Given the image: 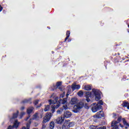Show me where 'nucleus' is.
Here are the masks:
<instances>
[{
	"instance_id": "1",
	"label": "nucleus",
	"mask_w": 129,
	"mask_h": 129,
	"mask_svg": "<svg viewBox=\"0 0 129 129\" xmlns=\"http://www.w3.org/2000/svg\"><path fill=\"white\" fill-rule=\"evenodd\" d=\"M101 95V92L100 91L96 89H93L92 93L91 92H87L86 93V101L87 102H90V98L91 97L92 98H93L95 96V100L98 101L101 98V97L100 96ZM89 97L90 98H89Z\"/></svg>"
},
{
	"instance_id": "2",
	"label": "nucleus",
	"mask_w": 129,
	"mask_h": 129,
	"mask_svg": "<svg viewBox=\"0 0 129 129\" xmlns=\"http://www.w3.org/2000/svg\"><path fill=\"white\" fill-rule=\"evenodd\" d=\"M48 102L51 105V111L53 113L55 111V108H58L61 104V100L58 101V97H55L54 100H49Z\"/></svg>"
},
{
	"instance_id": "3",
	"label": "nucleus",
	"mask_w": 129,
	"mask_h": 129,
	"mask_svg": "<svg viewBox=\"0 0 129 129\" xmlns=\"http://www.w3.org/2000/svg\"><path fill=\"white\" fill-rule=\"evenodd\" d=\"M120 120H121V116H119L117 118V121H113L111 122V126L112 127V129H118L119 125L121 127H123V125H121V124L119 123L120 122Z\"/></svg>"
},
{
	"instance_id": "4",
	"label": "nucleus",
	"mask_w": 129,
	"mask_h": 129,
	"mask_svg": "<svg viewBox=\"0 0 129 129\" xmlns=\"http://www.w3.org/2000/svg\"><path fill=\"white\" fill-rule=\"evenodd\" d=\"M84 106V103L83 102L81 101L78 103L77 105H75L74 106V112H78Z\"/></svg>"
},
{
	"instance_id": "5",
	"label": "nucleus",
	"mask_w": 129,
	"mask_h": 129,
	"mask_svg": "<svg viewBox=\"0 0 129 129\" xmlns=\"http://www.w3.org/2000/svg\"><path fill=\"white\" fill-rule=\"evenodd\" d=\"M92 106V111L93 112H96V111H98L100 109H101L102 106L100 105L97 104L96 103H94L91 105Z\"/></svg>"
},
{
	"instance_id": "6",
	"label": "nucleus",
	"mask_w": 129,
	"mask_h": 129,
	"mask_svg": "<svg viewBox=\"0 0 129 129\" xmlns=\"http://www.w3.org/2000/svg\"><path fill=\"white\" fill-rule=\"evenodd\" d=\"M94 117L96 118H99L100 117H104V113H103V111H100L98 112L94 116Z\"/></svg>"
},
{
	"instance_id": "7",
	"label": "nucleus",
	"mask_w": 129,
	"mask_h": 129,
	"mask_svg": "<svg viewBox=\"0 0 129 129\" xmlns=\"http://www.w3.org/2000/svg\"><path fill=\"white\" fill-rule=\"evenodd\" d=\"M68 120H66L63 123L62 128V129H67L70 128L69 124L68 123Z\"/></svg>"
},
{
	"instance_id": "8",
	"label": "nucleus",
	"mask_w": 129,
	"mask_h": 129,
	"mask_svg": "<svg viewBox=\"0 0 129 129\" xmlns=\"http://www.w3.org/2000/svg\"><path fill=\"white\" fill-rule=\"evenodd\" d=\"M80 89V85H77L76 83H74L72 85V89L73 90H76Z\"/></svg>"
},
{
	"instance_id": "9",
	"label": "nucleus",
	"mask_w": 129,
	"mask_h": 129,
	"mask_svg": "<svg viewBox=\"0 0 129 129\" xmlns=\"http://www.w3.org/2000/svg\"><path fill=\"white\" fill-rule=\"evenodd\" d=\"M56 89H59L60 91H63V88L62 87V83L61 82H58L56 84Z\"/></svg>"
},
{
	"instance_id": "10",
	"label": "nucleus",
	"mask_w": 129,
	"mask_h": 129,
	"mask_svg": "<svg viewBox=\"0 0 129 129\" xmlns=\"http://www.w3.org/2000/svg\"><path fill=\"white\" fill-rule=\"evenodd\" d=\"M56 121L57 123H58L59 124H60L62 123L63 121H64V117H59L56 119Z\"/></svg>"
},
{
	"instance_id": "11",
	"label": "nucleus",
	"mask_w": 129,
	"mask_h": 129,
	"mask_svg": "<svg viewBox=\"0 0 129 129\" xmlns=\"http://www.w3.org/2000/svg\"><path fill=\"white\" fill-rule=\"evenodd\" d=\"M31 120H32V119H30V120L26 124V127L23 126L21 129H30V126L31 125V123H32Z\"/></svg>"
},
{
	"instance_id": "12",
	"label": "nucleus",
	"mask_w": 129,
	"mask_h": 129,
	"mask_svg": "<svg viewBox=\"0 0 129 129\" xmlns=\"http://www.w3.org/2000/svg\"><path fill=\"white\" fill-rule=\"evenodd\" d=\"M71 115H72V114H71V112H70L69 111L64 112V114H63L64 117H66V118H68L70 117V116H71Z\"/></svg>"
},
{
	"instance_id": "13",
	"label": "nucleus",
	"mask_w": 129,
	"mask_h": 129,
	"mask_svg": "<svg viewBox=\"0 0 129 129\" xmlns=\"http://www.w3.org/2000/svg\"><path fill=\"white\" fill-rule=\"evenodd\" d=\"M18 115H19V111H17V113H15L13 114V117L10 119V121H13V119H15V118H17L18 117Z\"/></svg>"
},
{
	"instance_id": "14",
	"label": "nucleus",
	"mask_w": 129,
	"mask_h": 129,
	"mask_svg": "<svg viewBox=\"0 0 129 129\" xmlns=\"http://www.w3.org/2000/svg\"><path fill=\"white\" fill-rule=\"evenodd\" d=\"M19 124L20 123L18 122V120H16L14 122V125H13V127H15V128H18V127H19Z\"/></svg>"
},
{
	"instance_id": "15",
	"label": "nucleus",
	"mask_w": 129,
	"mask_h": 129,
	"mask_svg": "<svg viewBox=\"0 0 129 129\" xmlns=\"http://www.w3.org/2000/svg\"><path fill=\"white\" fill-rule=\"evenodd\" d=\"M55 127V123L54 121H51L49 123V129H54Z\"/></svg>"
},
{
	"instance_id": "16",
	"label": "nucleus",
	"mask_w": 129,
	"mask_h": 129,
	"mask_svg": "<svg viewBox=\"0 0 129 129\" xmlns=\"http://www.w3.org/2000/svg\"><path fill=\"white\" fill-rule=\"evenodd\" d=\"M71 104H76V103H77V98H72L71 101Z\"/></svg>"
},
{
	"instance_id": "17",
	"label": "nucleus",
	"mask_w": 129,
	"mask_h": 129,
	"mask_svg": "<svg viewBox=\"0 0 129 129\" xmlns=\"http://www.w3.org/2000/svg\"><path fill=\"white\" fill-rule=\"evenodd\" d=\"M122 105V106H124V107H127V109H129V103L128 102H127L126 101H124Z\"/></svg>"
},
{
	"instance_id": "18",
	"label": "nucleus",
	"mask_w": 129,
	"mask_h": 129,
	"mask_svg": "<svg viewBox=\"0 0 129 129\" xmlns=\"http://www.w3.org/2000/svg\"><path fill=\"white\" fill-rule=\"evenodd\" d=\"M33 110H34V108H33L32 107L28 108L27 110V113H28V114H30V113H32V112H33Z\"/></svg>"
},
{
	"instance_id": "19",
	"label": "nucleus",
	"mask_w": 129,
	"mask_h": 129,
	"mask_svg": "<svg viewBox=\"0 0 129 129\" xmlns=\"http://www.w3.org/2000/svg\"><path fill=\"white\" fill-rule=\"evenodd\" d=\"M67 37L64 39V42H66L67 40H68V38L70 36V31H67V33H66Z\"/></svg>"
},
{
	"instance_id": "20",
	"label": "nucleus",
	"mask_w": 129,
	"mask_h": 129,
	"mask_svg": "<svg viewBox=\"0 0 129 129\" xmlns=\"http://www.w3.org/2000/svg\"><path fill=\"white\" fill-rule=\"evenodd\" d=\"M94 129H106V127L105 126H103V127H100L99 125L94 126Z\"/></svg>"
},
{
	"instance_id": "21",
	"label": "nucleus",
	"mask_w": 129,
	"mask_h": 129,
	"mask_svg": "<svg viewBox=\"0 0 129 129\" xmlns=\"http://www.w3.org/2000/svg\"><path fill=\"white\" fill-rule=\"evenodd\" d=\"M33 120H38L39 119V117L38 116V113H35L33 115V117L32 118Z\"/></svg>"
},
{
	"instance_id": "22",
	"label": "nucleus",
	"mask_w": 129,
	"mask_h": 129,
	"mask_svg": "<svg viewBox=\"0 0 129 129\" xmlns=\"http://www.w3.org/2000/svg\"><path fill=\"white\" fill-rule=\"evenodd\" d=\"M69 126L70 127H72L74 126L75 123L74 122H70V120L68 119Z\"/></svg>"
},
{
	"instance_id": "23",
	"label": "nucleus",
	"mask_w": 129,
	"mask_h": 129,
	"mask_svg": "<svg viewBox=\"0 0 129 129\" xmlns=\"http://www.w3.org/2000/svg\"><path fill=\"white\" fill-rule=\"evenodd\" d=\"M51 116H52V114H51V113H46L45 117L48 118L50 120V119H51Z\"/></svg>"
},
{
	"instance_id": "24",
	"label": "nucleus",
	"mask_w": 129,
	"mask_h": 129,
	"mask_svg": "<svg viewBox=\"0 0 129 129\" xmlns=\"http://www.w3.org/2000/svg\"><path fill=\"white\" fill-rule=\"evenodd\" d=\"M84 89L88 91L91 89V86L89 85L85 86V87H84Z\"/></svg>"
},
{
	"instance_id": "25",
	"label": "nucleus",
	"mask_w": 129,
	"mask_h": 129,
	"mask_svg": "<svg viewBox=\"0 0 129 129\" xmlns=\"http://www.w3.org/2000/svg\"><path fill=\"white\" fill-rule=\"evenodd\" d=\"M122 121H123V123L124 125H125V126H129V124L128 123H127V122H126V120H125V119L123 118Z\"/></svg>"
},
{
	"instance_id": "26",
	"label": "nucleus",
	"mask_w": 129,
	"mask_h": 129,
	"mask_svg": "<svg viewBox=\"0 0 129 129\" xmlns=\"http://www.w3.org/2000/svg\"><path fill=\"white\" fill-rule=\"evenodd\" d=\"M50 120L48 118H46V117H44L43 118V120L42 121V123H46V122H48Z\"/></svg>"
},
{
	"instance_id": "27",
	"label": "nucleus",
	"mask_w": 129,
	"mask_h": 129,
	"mask_svg": "<svg viewBox=\"0 0 129 129\" xmlns=\"http://www.w3.org/2000/svg\"><path fill=\"white\" fill-rule=\"evenodd\" d=\"M83 94L84 93L82 91H80L79 92H78V95L80 97H82V96H83Z\"/></svg>"
},
{
	"instance_id": "28",
	"label": "nucleus",
	"mask_w": 129,
	"mask_h": 129,
	"mask_svg": "<svg viewBox=\"0 0 129 129\" xmlns=\"http://www.w3.org/2000/svg\"><path fill=\"white\" fill-rule=\"evenodd\" d=\"M50 109V105H45L44 111H48Z\"/></svg>"
},
{
	"instance_id": "29",
	"label": "nucleus",
	"mask_w": 129,
	"mask_h": 129,
	"mask_svg": "<svg viewBox=\"0 0 129 129\" xmlns=\"http://www.w3.org/2000/svg\"><path fill=\"white\" fill-rule=\"evenodd\" d=\"M62 104H66L67 103V98H63L61 101Z\"/></svg>"
},
{
	"instance_id": "30",
	"label": "nucleus",
	"mask_w": 129,
	"mask_h": 129,
	"mask_svg": "<svg viewBox=\"0 0 129 129\" xmlns=\"http://www.w3.org/2000/svg\"><path fill=\"white\" fill-rule=\"evenodd\" d=\"M97 104H98V105H102V104H103V102L102 101V100H100L98 101V103Z\"/></svg>"
},
{
	"instance_id": "31",
	"label": "nucleus",
	"mask_w": 129,
	"mask_h": 129,
	"mask_svg": "<svg viewBox=\"0 0 129 129\" xmlns=\"http://www.w3.org/2000/svg\"><path fill=\"white\" fill-rule=\"evenodd\" d=\"M29 100H28V99H25L22 102L23 103H29Z\"/></svg>"
},
{
	"instance_id": "32",
	"label": "nucleus",
	"mask_w": 129,
	"mask_h": 129,
	"mask_svg": "<svg viewBox=\"0 0 129 129\" xmlns=\"http://www.w3.org/2000/svg\"><path fill=\"white\" fill-rule=\"evenodd\" d=\"M46 125L45 124V123H42L41 129H46Z\"/></svg>"
},
{
	"instance_id": "33",
	"label": "nucleus",
	"mask_w": 129,
	"mask_h": 129,
	"mask_svg": "<svg viewBox=\"0 0 129 129\" xmlns=\"http://www.w3.org/2000/svg\"><path fill=\"white\" fill-rule=\"evenodd\" d=\"M25 114V112H22L20 114V118H22L23 117V116Z\"/></svg>"
},
{
	"instance_id": "34",
	"label": "nucleus",
	"mask_w": 129,
	"mask_h": 129,
	"mask_svg": "<svg viewBox=\"0 0 129 129\" xmlns=\"http://www.w3.org/2000/svg\"><path fill=\"white\" fill-rule=\"evenodd\" d=\"M65 96V92H63V93L60 95V97H61L62 98H63V97H64V96Z\"/></svg>"
},
{
	"instance_id": "35",
	"label": "nucleus",
	"mask_w": 129,
	"mask_h": 129,
	"mask_svg": "<svg viewBox=\"0 0 129 129\" xmlns=\"http://www.w3.org/2000/svg\"><path fill=\"white\" fill-rule=\"evenodd\" d=\"M7 129H14V126L12 125H9Z\"/></svg>"
},
{
	"instance_id": "36",
	"label": "nucleus",
	"mask_w": 129,
	"mask_h": 129,
	"mask_svg": "<svg viewBox=\"0 0 129 129\" xmlns=\"http://www.w3.org/2000/svg\"><path fill=\"white\" fill-rule=\"evenodd\" d=\"M38 103H39V100H35L34 102L35 105H37Z\"/></svg>"
},
{
	"instance_id": "37",
	"label": "nucleus",
	"mask_w": 129,
	"mask_h": 129,
	"mask_svg": "<svg viewBox=\"0 0 129 129\" xmlns=\"http://www.w3.org/2000/svg\"><path fill=\"white\" fill-rule=\"evenodd\" d=\"M63 109H67L68 108V107L67 105H63Z\"/></svg>"
},
{
	"instance_id": "38",
	"label": "nucleus",
	"mask_w": 129,
	"mask_h": 129,
	"mask_svg": "<svg viewBox=\"0 0 129 129\" xmlns=\"http://www.w3.org/2000/svg\"><path fill=\"white\" fill-rule=\"evenodd\" d=\"M57 113H60L61 112H62V110H57Z\"/></svg>"
},
{
	"instance_id": "39",
	"label": "nucleus",
	"mask_w": 129,
	"mask_h": 129,
	"mask_svg": "<svg viewBox=\"0 0 129 129\" xmlns=\"http://www.w3.org/2000/svg\"><path fill=\"white\" fill-rule=\"evenodd\" d=\"M3 11V7L0 5V12H2Z\"/></svg>"
},
{
	"instance_id": "40",
	"label": "nucleus",
	"mask_w": 129,
	"mask_h": 129,
	"mask_svg": "<svg viewBox=\"0 0 129 129\" xmlns=\"http://www.w3.org/2000/svg\"><path fill=\"white\" fill-rule=\"evenodd\" d=\"M34 125L35 126H38V125H39V124H38V123H35Z\"/></svg>"
},
{
	"instance_id": "41",
	"label": "nucleus",
	"mask_w": 129,
	"mask_h": 129,
	"mask_svg": "<svg viewBox=\"0 0 129 129\" xmlns=\"http://www.w3.org/2000/svg\"><path fill=\"white\" fill-rule=\"evenodd\" d=\"M24 109H25V107H22L21 110H24Z\"/></svg>"
},
{
	"instance_id": "42",
	"label": "nucleus",
	"mask_w": 129,
	"mask_h": 129,
	"mask_svg": "<svg viewBox=\"0 0 129 129\" xmlns=\"http://www.w3.org/2000/svg\"><path fill=\"white\" fill-rule=\"evenodd\" d=\"M30 118V116H29L25 120H28Z\"/></svg>"
},
{
	"instance_id": "43",
	"label": "nucleus",
	"mask_w": 129,
	"mask_h": 129,
	"mask_svg": "<svg viewBox=\"0 0 129 129\" xmlns=\"http://www.w3.org/2000/svg\"><path fill=\"white\" fill-rule=\"evenodd\" d=\"M69 95V93H67L66 95V97H68Z\"/></svg>"
},
{
	"instance_id": "44",
	"label": "nucleus",
	"mask_w": 129,
	"mask_h": 129,
	"mask_svg": "<svg viewBox=\"0 0 129 129\" xmlns=\"http://www.w3.org/2000/svg\"><path fill=\"white\" fill-rule=\"evenodd\" d=\"M113 116H116V114L115 113H113Z\"/></svg>"
},
{
	"instance_id": "45",
	"label": "nucleus",
	"mask_w": 129,
	"mask_h": 129,
	"mask_svg": "<svg viewBox=\"0 0 129 129\" xmlns=\"http://www.w3.org/2000/svg\"><path fill=\"white\" fill-rule=\"evenodd\" d=\"M127 127H128L127 126H125V128L127 129Z\"/></svg>"
},
{
	"instance_id": "46",
	"label": "nucleus",
	"mask_w": 129,
	"mask_h": 129,
	"mask_svg": "<svg viewBox=\"0 0 129 129\" xmlns=\"http://www.w3.org/2000/svg\"><path fill=\"white\" fill-rule=\"evenodd\" d=\"M41 107V104H40V106H38V107Z\"/></svg>"
},
{
	"instance_id": "47",
	"label": "nucleus",
	"mask_w": 129,
	"mask_h": 129,
	"mask_svg": "<svg viewBox=\"0 0 129 129\" xmlns=\"http://www.w3.org/2000/svg\"><path fill=\"white\" fill-rule=\"evenodd\" d=\"M33 129H38V128H34Z\"/></svg>"
},
{
	"instance_id": "48",
	"label": "nucleus",
	"mask_w": 129,
	"mask_h": 129,
	"mask_svg": "<svg viewBox=\"0 0 129 129\" xmlns=\"http://www.w3.org/2000/svg\"><path fill=\"white\" fill-rule=\"evenodd\" d=\"M64 109V108H63V109ZM62 110V111H63V110Z\"/></svg>"
}]
</instances>
